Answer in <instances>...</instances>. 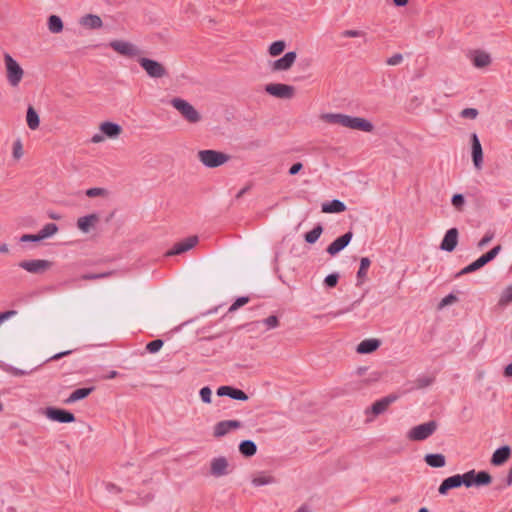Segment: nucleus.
I'll return each mask as SVG.
<instances>
[{
	"instance_id": "1",
	"label": "nucleus",
	"mask_w": 512,
	"mask_h": 512,
	"mask_svg": "<svg viewBox=\"0 0 512 512\" xmlns=\"http://www.w3.org/2000/svg\"><path fill=\"white\" fill-rule=\"evenodd\" d=\"M322 118L329 124H338L353 130L363 132H372L374 130V125L369 120L361 117H354L341 113H327L324 114Z\"/></svg>"
},
{
	"instance_id": "2",
	"label": "nucleus",
	"mask_w": 512,
	"mask_h": 512,
	"mask_svg": "<svg viewBox=\"0 0 512 512\" xmlns=\"http://www.w3.org/2000/svg\"><path fill=\"white\" fill-rule=\"evenodd\" d=\"M199 161L208 168H217L225 164L230 156L217 150H200L197 154Z\"/></svg>"
},
{
	"instance_id": "3",
	"label": "nucleus",
	"mask_w": 512,
	"mask_h": 512,
	"mask_svg": "<svg viewBox=\"0 0 512 512\" xmlns=\"http://www.w3.org/2000/svg\"><path fill=\"white\" fill-rule=\"evenodd\" d=\"M462 485L466 488L487 486L492 482V476L487 471H478L474 469L460 474Z\"/></svg>"
},
{
	"instance_id": "4",
	"label": "nucleus",
	"mask_w": 512,
	"mask_h": 512,
	"mask_svg": "<svg viewBox=\"0 0 512 512\" xmlns=\"http://www.w3.org/2000/svg\"><path fill=\"white\" fill-rule=\"evenodd\" d=\"M501 251V245H496L491 250L486 252L485 254L481 255L478 259H476L474 262L470 263L463 269H461L455 277H460L472 272H475L476 270H479L480 268L484 267L486 264L491 262Z\"/></svg>"
},
{
	"instance_id": "5",
	"label": "nucleus",
	"mask_w": 512,
	"mask_h": 512,
	"mask_svg": "<svg viewBox=\"0 0 512 512\" xmlns=\"http://www.w3.org/2000/svg\"><path fill=\"white\" fill-rule=\"evenodd\" d=\"M172 106L177 109L180 114L190 123H197L201 120L200 113L184 99L173 98L171 100Z\"/></svg>"
},
{
	"instance_id": "6",
	"label": "nucleus",
	"mask_w": 512,
	"mask_h": 512,
	"mask_svg": "<svg viewBox=\"0 0 512 512\" xmlns=\"http://www.w3.org/2000/svg\"><path fill=\"white\" fill-rule=\"evenodd\" d=\"M437 427V422L431 420L411 428L407 436L412 441H423L429 438L436 431Z\"/></svg>"
},
{
	"instance_id": "7",
	"label": "nucleus",
	"mask_w": 512,
	"mask_h": 512,
	"mask_svg": "<svg viewBox=\"0 0 512 512\" xmlns=\"http://www.w3.org/2000/svg\"><path fill=\"white\" fill-rule=\"evenodd\" d=\"M5 64L7 70V80L13 87L18 86L23 77V69L9 54H5Z\"/></svg>"
},
{
	"instance_id": "8",
	"label": "nucleus",
	"mask_w": 512,
	"mask_h": 512,
	"mask_svg": "<svg viewBox=\"0 0 512 512\" xmlns=\"http://www.w3.org/2000/svg\"><path fill=\"white\" fill-rule=\"evenodd\" d=\"M139 65L152 78H162L168 74L166 68L158 61L149 58H139Z\"/></svg>"
},
{
	"instance_id": "9",
	"label": "nucleus",
	"mask_w": 512,
	"mask_h": 512,
	"mask_svg": "<svg viewBox=\"0 0 512 512\" xmlns=\"http://www.w3.org/2000/svg\"><path fill=\"white\" fill-rule=\"evenodd\" d=\"M265 91L280 99H291L295 95V88L291 85L282 83H271L265 86Z\"/></svg>"
},
{
	"instance_id": "10",
	"label": "nucleus",
	"mask_w": 512,
	"mask_h": 512,
	"mask_svg": "<svg viewBox=\"0 0 512 512\" xmlns=\"http://www.w3.org/2000/svg\"><path fill=\"white\" fill-rule=\"evenodd\" d=\"M44 414L48 419L58 423H72L76 420V417L72 412L57 407H47Z\"/></svg>"
},
{
	"instance_id": "11",
	"label": "nucleus",
	"mask_w": 512,
	"mask_h": 512,
	"mask_svg": "<svg viewBox=\"0 0 512 512\" xmlns=\"http://www.w3.org/2000/svg\"><path fill=\"white\" fill-rule=\"evenodd\" d=\"M398 398H399L398 394H395V393L389 394V395L381 398L380 400H377L376 402H374L371 407L366 409L365 412H366V414L371 413L374 416H378V415L384 413L392 403H394L396 400H398Z\"/></svg>"
},
{
	"instance_id": "12",
	"label": "nucleus",
	"mask_w": 512,
	"mask_h": 512,
	"mask_svg": "<svg viewBox=\"0 0 512 512\" xmlns=\"http://www.w3.org/2000/svg\"><path fill=\"white\" fill-rule=\"evenodd\" d=\"M109 46L117 53L126 57H135L140 54V50L132 43L123 40H113Z\"/></svg>"
},
{
	"instance_id": "13",
	"label": "nucleus",
	"mask_w": 512,
	"mask_h": 512,
	"mask_svg": "<svg viewBox=\"0 0 512 512\" xmlns=\"http://www.w3.org/2000/svg\"><path fill=\"white\" fill-rule=\"evenodd\" d=\"M51 265L52 263L50 261L42 259L24 260L19 263V267L34 274L43 273L48 270Z\"/></svg>"
},
{
	"instance_id": "14",
	"label": "nucleus",
	"mask_w": 512,
	"mask_h": 512,
	"mask_svg": "<svg viewBox=\"0 0 512 512\" xmlns=\"http://www.w3.org/2000/svg\"><path fill=\"white\" fill-rule=\"evenodd\" d=\"M353 233L352 231H348L340 237L336 238L326 249L327 253L331 256H335L340 251H342L350 241L352 240Z\"/></svg>"
},
{
	"instance_id": "15",
	"label": "nucleus",
	"mask_w": 512,
	"mask_h": 512,
	"mask_svg": "<svg viewBox=\"0 0 512 512\" xmlns=\"http://www.w3.org/2000/svg\"><path fill=\"white\" fill-rule=\"evenodd\" d=\"M296 58L297 54L295 51L287 52L283 57L272 62L271 70L274 72L287 71L293 66Z\"/></svg>"
},
{
	"instance_id": "16",
	"label": "nucleus",
	"mask_w": 512,
	"mask_h": 512,
	"mask_svg": "<svg viewBox=\"0 0 512 512\" xmlns=\"http://www.w3.org/2000/svg\"><path fill=\"white\" fill-rule=\"evenodd\" d=\"M242 423L238 420H224L215 424L213 429V436L220 438L228 434L232 429H238Z\"/></svg>"
},
{
	"instance_id": "17",
	"label": "nucleus",
	"mask_w": 512,
	"mask_h": 512,
	"mask_svg": "<svg viewBox=\"0 0 512 512\" xmlns=\"http://www.w3.org/2000/svg\"><path fill=\"white\" fill-rule=\"evenodd\" d=\"M198 243L197 236H190L176 244L166 252V256L180 255L190 249H192Z\"/></svg>"
},
{
	"instance_id": "18",
	"label": "nucleus",
	"mask_w": 512,
	"mask_h": 512,
	"mask_svg": "<svg viewBox=\"0 0 512 512\" xmlns=\"http://www.w3.org/2000/svg\"><path fill=\"white\" fill-rule=\"evenodd\" d=\"M458 236L459 232L457 228L448 229L441 241L440 249L446 252L454 251L458 244Z\"/></svg>"
},
{
	"instance_id": "19",
	"label": "nucleus",
	"mask_w": 512,
	"mask_h": 512,
	"mask_svg": "<svg viewBox=\"0 0 512 512\" xmlns=\"http://www.w3.org/2000/svg\"><path fill=\"white\" fill-rule=\"evenodd\" d=\"M471 149H472V161L477 169L482 167L483 163V150L480 140L476 133H472L470 136Z\"/></svg>"
},
{
	"instance_id": "20",
	"label": "nucleus",
	"mask_w": 512,
	"mask_h": 512,
	"mask_svg": "<svg viewBox=\"0 0 512 512\" xmlns=\"http://www.w3.org/2000/svg\"><path fill=\"white\" fill-rule=\"evenodd\" d=\"M229 463L223 456L213 458L210 464V473L214 477H221L229 474Z\"/></svg>"
},
{
	"instance_id": "21",
	"label": "nucleus",
	"mask_w": 512,
	"mask_h": 512,
	"mask_svg": "<svg viewBox=\"0 0 512 512\" xmlns=\"http://www.w3.org/2000/svg\"><path fill=\"white\" fill-rule=\"evenodd\" d=\"M216 393L220 397L227 396L234 400H239V401H247L249 398L248 395L243 390L232 387V386H226V385L220 386L217 389Z\"/></svg>"
},
{
	"instance_id": "22",
	"label": "nucleus",
	"mask_w": 512,
	"mask_h": 512,
	"mask_svg": "<svg viewBox=\"0 0 512 512\" xmlns=\"http://www.w3.org/2000/svg\"><path fill=\"white\" fill-rule=\"evenodd\" d=\"M511 448L508 445L499 447L494 451L491 457V464L494 466H501L508 461L511 456Z\"/></svg>"
},
{
	"instance_id": "23",
	"label": "nucleus",
	"mask_w": 512,
	"mask_h": 512,
	"mask_svg": "<svg viewBox=\"0 0 512 512\" xmlns=\"http://www.w3.org/2000/svg\"><path fill=\"white\" fill-rule=\"evenodd\" d=\"M462 486L460 474H455L442 481L438 488V492L441 495H446L449 490L459 488Z\"/></svg>"
},
{
	"instance_id": "24",
	"label": "nucleus",
	"mask_w": 512,
	"mask_h": 512,
	"mask_svg": "<svg viewBox=\"0 0 512 512\" xmlns=\"http://www.w3.org/2000/svg\"><path fill=\"white\" fill-rule=\"evenodd\" d=\"M101 133L108 138H117L122 133V127L114 122L105 121L100 124Z\"/></svg>"
},
{
	"instance_id": "25",
	"label": "nucleus",
	"mask_w": 512,
	"mask_h": 512,
	"mask_svg": "<svg viewBox=\"0 0 512 512\" xmlns=\"http://www.w3.org/2000/svg\"><path fill=\"white\" fill-rule=\"evenodd\" d=\"M99 221V215L91 213L86 216L80 217L77 220V227L84 233H88L96 223Z\"/></svg>"
},
{
	"instance_id": "26",
	"label": "nucleus",
	"mask_w": 512,
	"mask_h": 512,
	"mask_svg": "<svg viewBox=\"0 0 512 512\" xmlns=\"http://www.w3.org/2000/svg\"><path fill=\"white\" fill-rule=\"evenodd\" d=\"M380 345L381 342L378 339H365L358 344L356 351L359 354H370L376 351L380 347Z\"/></svg>"
},
{
	"instance_id": "27",
	"label": "nucleus",
	"mask_w": 512,
	"mask_h": 512,
	"mask_svg": "<svg viewBox=\"0 0 512 512\" xmlns=\"http://www.w3.org/2000/svg\"><path fill=\"white\" fill-rule=\"evenodd\" d=\"M80 25L88 29H99L103 26L102 19L98 15L86 14L80 18Z\"/></svg>"
},
{
	"instance_id": "28",
	"label": "nucleus",
	"mask_w": 512,
	"mask_h": 512,
	"mask_svg": "<svg viewBox=\"0 0 512 512\" xmlns=\"http://www.w3.org/2000/svg\"><path fill=\"white\" fill-rule=\"evenodd\" d=\"M322 212L324 213H341L346 210V205L344 202L334 199L332 201L324 202L321 206Z\"/></svg>"
},
{
	"instance_id": "29",
	"label": "nucleus",
	"mask_w": 512,
	"mask_h": 512,
	"mask_svg": "<svg viewBox=\"0 0 512 512\" xmlns=\"http://www.w3.org/2000/svg\"><path fill=\"white\" fill-rule=\"evenodd\" d=\"M94 389L95 388L93 386L78 388L74 390L64 402L66 404H71L79 400L85 399L94 391Z\"/></svg>"
},
{
	"instance_id": "30",
	"label": "nucleus",
	"mask_w": 512,
	"mask_h": 512,
	"mask_svg": "<svg viewBox=\"0 0 512 512\" xmlns=\"http://www.w3.org/2000/svg\"><path fill=\"white\" fill-rule=\"evenodd\" d=\"M426 464L432 468H442L446 464V458L441 453H430L424 457Z\"/></svg>"
},
{
	"instance_id": "31",
	"label": "nucleus",
	"mask_w": 512,
	"mask_h": 512,
	"mask_svg": "<svg viewBox=\"0 0 512 512\" xmlns=\"http://www.w3.org/2000/svg\"><path fill=\"white\" fill-rule=\"evenodd\" d=\"M473 64L477 68H484L491 63V57L484 51H475L473 55Z\"/></svg>"
},
{
	"instance_id": "32",
	"label": "nucleus",
	"mask_w": 512,
	"mask_h": 512,
	"mask_svg": "<svg viewBox=\"0 0 512 512\" xmlns=\"http://www.w3.org/2000/svg\"><path fill=\"white\" fill-rule=\"evenodd\" d=\"M27 125L31 130H36L40 125V118L33 106L29 105L26 113Z\"/></svg>"
},
{
	"instance_id": "33",
	"label": "nucleus",
	"mask_w": 512,
	"mask_h": 512,
	"mask_svg": "<svg viewBox=\"0 0 512 512\" xmlns=\"http://www.w3.org/2000/svg\"><path fill=\"white\" fill-rule=\"evenodd\" d=\"M239 451L244 457H252L257 452V446L252 440H243L239 444Z\"/></svg>"
},
{
	"instance_id": "34",
	"label": "nucleus",
	"mask_w": 512,
	"mask_h": 512,
	"mask_svg": "<svg viewBox=\"0 0 512 512\" xmlns=\"http://www.w3.org/2000/svg\"><path fill=\"white\" fill-rule=\"evenodd\" d=\"M47 26L49 31L53 34L62 32L64 28L62 19L57 15H50L48 17Z\"/></svg>"
},
{
	"instance_id": "35",
	"label": "nucleus",
	"mask_w": 512,
	"mask_h": 512,
	"mask_svg": "<svg viewBox=\"0 0 512 512\" xmlns=\"http://www.w3.org/2000/svg\"><path fill=\"white\" fill-rule=\"evenodd\" d=\"M252 484L256 487L268 485L276 482L275 477L272 475L266 473V472H260L256 476L252 478Z\"/></svg>"
},
{
	"instance_id": "36",
	"label": "nucleus",
	"mask_w": 512,
	"mask_h": 512,
	"mask_svg": "<svg viewBox=\"0 0 512 512\" xmlns=\"http://www.w3.org/2000/svg\"><path fill=\"white\" fill-rule=\"evenodd\" d=\"M371 265V261L368 257H363L360 260V267L357 272V286L361 285L367 276V271Z\"/></svg>"
},
{
	"instance_id": "37",
	"label": "nucleus",
	"mask_w": 512,
	"mask_h": 512,
	"mask_svg": "<svg viewBox=\"0 0 512 512\" xmlns=\"http://www.w3.org/2000/svg\"><path fill=\"white\" fill-rule=\"evenodd\" d=\"M323 233V226L317 224L311 231L305 233L304 239L308 244H314Z\"/></svg>"
},
{
	"instance_id": "38",
	"label": "nucleus",
	"mask_w": 512,
	"mask_h": 512,
	"mask_svg": "<svg viewBox=\"0 0 512 512\" xmlns=\"http://www.w3.org/2000/svg\"><path fill=\"white\" fill-rule=\"evenodd\" d=\"M512 302V284L506 287L500 296V299L498 301V305L501 307L507 306L509 303Z\"/></svg>"
},
{
	"instance_id": "39",
	"label": "nucleus",
	"mask_w": 512,
	"mask_h": 512,
	"mask_svg": "<svg viewBox=\"0 0 512 512\" xmlns=\"http://www.w3.org/2000/svg\"><path fill=\"white\" fill-rule=\"evenodd\" d=\"M285 47H286L285 42L283 40H278V41L273 42L269 46L268 51L271 56L275 57V56L282 54L283 51L285 50Z\"/></svg>"
},
{
	"instance_id": "40",
	"label": "nucleus",
	"mask_w": 512,
	"mask_h": 512,
	"mask_svg": "<svg viewBox=\"0 0 512 512\" xmlns=\"http://www.w3.org/2000/svg\"><path fill=\"white\" fill-rule=\"evenodd\" d=\"M58 231V226L55 223L46 224L39 232L41 239L53 236Z\"/></svg>"
},
{
	"instance_id": "41",
	"label": "nucleus",
	"mask_w": 512,
	"mask_h": 512,
	"mask_svg": "<svg viewBox=\"0 0 512 512\" xmlns=\"http://www.w3.org/2000/svg\"><path fill=\"white\" fill-rule=\"evenodd\" d=\"M451 203L457 211L461 212L463 211V207L465 205V198L460 193L454 194L452 196Z\"/></svg>"
},
{
	"instance_id": "42",
	"label": "nucleus",
	"mask_w": 512,
	"mask_h": 512,
	"mask_svg": "<svg viewBox=\"0 0 512 512\" xmlns=\"http://www.w3.org/2000/svg\"><path fill=\"white\" fill-rule=\"evenodd\" d=\"M113 274L112 271L102 272V273H87L83 274L80 278L82 280H98L111 276Z\"/></svg>"
},
{
	"instance_id": "43",
	"label": "nucleus",
	"mask_w": 512,
	"mask_h": 512,
	"mask_svg": "<svg viewBox=\"0 0 512 512\" xmlns=\"http://www.w3.org/2000/svg\"><path fill=\"white\" fill-rule=\"evenodd\" d=\"M164 345V341L161 340V339H155L149 343H147L146 345V350L149 352V353H157Z\"/></svg>"
},
{
	"instance_id": "44",
	"label": "nucleus",
	"mask_w": 512,
	"mask_h": 512,
	"mask_svg": "<svg viewBox=\"0 0 512 512\" xmlns=\"http://www.w3.org/2000/svg\"><path fill=\"white\" fill-rule=\"evenodd\" d=\"M339 281V274L338 273H331L327 275L324 279V285L327 288H334Z\"/></svg>"
},
{
	"instance_id": "45",
	"label": "nucleus",
	"mask_w": 512,
	"mask_h": 512,
	"mask_svg": "<svg viewBox=\"0 0 512 512\" xmlns=\"http://www.w3.org/2000/svg\"><path fill=\"white\" fill-rule=\"evenodd\" d=\"M434 382L433 377L422 376L416 379L415 384L418 389L426 388Z\"/></svg>"
},
{
	"instance_id": "46",
	"label": "nucleus",
	"mask_w": 512,
	"mask_h": 512,
	"mask_svg": "<svg viewBox=\"0 0 512 512\" xmlns=\"http://www.w3.org/2000/svg\"><path fill=\"white\" fill-rule=\"evenodd\" d=\"M248 296H242L235 300V302L229 307L228 312H234L240 307L246 305L249 302Z\"/></svg>"
},
{
	"instance_id": "47",
	"label": "nucleus",
	"mask_w": 512,
	"mask_h": 512,
	"mask_svg": "<svg viewBox=\"0 0 512 512\" xmlns=\"http://www.w3.org/2000/svg\"><path fill=\"white\" fill-rule=\"evenodd\" d=\"M199 395L201 397V400L204 403H206V404L211 403L212 391L208 386L202 387L199 391Z\"/></svg>"
},
{
	"instance_id": "48",
	"label": "nucleus",
	"mask_w": 512,
	"mask_h": 512,
	"mask_svg": "<svg viewBox=\"0 0 512 512\" xmlns=\"http://www.w3.org/2000/svg\"><path fill=\"white\" fill-rule=\"evenodd\" d=\"M479 112L475 108H465L460 112V116L465 119H475Z\"/></svg>"
},
{
	"instance_id": "49",
	"label": "nucleus",
	"mask_w": 512,
	"mask_h": 512,
	"mask_svg": "<svg viewBox=\"0 0 512 512\" xmlns=\"http://www.w3.org/2000/svg\"><path fill=\"white\" fill-rule=\"evenodd\" d=\"M267 326V329H274L279 325V319L275 315H271L262 321Z\"/></svg>"
},
{
	"instance_id": "50",
	"label": "nucleus",
	"mask_w": 512,
	"mask_h": 512,
	"mask_svg": "<svg viewBox=\"0 0 512 512\" xmlns=\"http://www.w3.org/2000/svg\"><path fill=\"white\" fill-rule=\"evenodd\" d=\"M494 236L495 234L493 231H487L483 238L478 242V248L482 249L483 247H485L493 240Z\"/></svg>"
},
{
	"instance_id": "51",
	"label": "nucleus",
	"mask_w": 512,
	"mask_h": 512,
	"mask_svg": "<svg viewBox=\"0 0 512 512\" xmlns=\"http://www.w3.org/2000/svg\"><path fill=\"white\" fill-rule=\"evenodd\" d=\"M85 194L88 197L93 198V197H98V196L105 195L106 194V190L104 188L94 187V188L87 189Z\"/></svg>"
},
{
	"instance_id": "52",
	"label": "nucleus",
	"mask_w": 512,
	"mask_h": 512,
	"mask_svg": "<svg viewBox=\"0 0 512 512\" xmlns=\"http://www.w3.org/2000/svg\"><path fill=\"white\" fill-rule=\"evenodd\" d=\"M23 156V147L20 140H17L13 144V157L20 159Z\"/></svg>"
},
{
	"instance_id": "53",
	"label": "nucleus",
	"mask_w": 512,
	"mask_h": 512,
	"mask_svg": "<svg viewBox=\"0 0 512 512\" xmlns=\"http://www.w3.org/2000/svg\"><path fill=\"white\" fill-rule=\"evenodd\" d=\"M365 35V32L361 30H345L341 33L342 37L345 38H355V37H362Z\"/></svg>"
},
{
	"instance_id": "54",
	"label": "nucleus",
	"mask_w": 512,
	"mask_h": 512,
	"mask_svg": "<svg viewBox=\"0 0 512 512\" xmlns=\"http://www.w3.org/2000/svg\"><path fill=\"white\" fill-rule=\"evenodd\" d=\"M402 61H403V55L401 53H396V54L392 55L391 57H389L386 60V63H387V65L395 66V65L400 64Z\"/></svg>"
},
{
	"instance_id": "55",
	"label": "nucleus",
	"mask_w": 512,
	"mask_h": 512,
	"mask_svg": "<svg viewBox=\"0 0 512 512\" xmlns=\"http://www.w3.org/2000/svg\"><path fill=\"white\" fill-rule=\"evenodd\" d=\"M41 237L38 234H24L21 236L20 241L21 242H38L41 241Z\"/></svg>"
},
{
	"instance_id": "56",
	"label": "nucleus",
	"mask_w": 512,
	"mask_h": 512,
	"mask_svg": "<svg viewBox=\"0 0 512 512\" xmlns=\"http://www.w3.org/2000/svg\"><path fill=\"white\" fill-rule=\"evenodd\" d=\"M455 301H457V297H456L455 295H453V294H449V295L445 296V297L441 300V302H440V304H439V307H440V308H442V307H444V306H447V305H449V304H452V303H453V302H455Z\"/></svg>"
},
{
	"instance_id": "57",
	"label": "nucleus",
	"mask_w": 512,
	"mask_h": 512,
	"mask_svg": "<svg viewBox=\"0 0 512 512\" xmlns=\"http://www.w3.org/2000/svg\"><path fill=\"white\" fill-rule=\"evenodd\" d=\"M302 169H303V164L301 162H296L290 167L288 173H289V175L294 176V175L298 174Z\"/></svg>"
},
{
	"instance_id": "58",
	"label": "nucleus",
	"mask_w": 512,
	"mask_h": 512,
	"mask_svg": "<svg viewBox=\"0 0 512 512\" xmlns=\"http://www.w3.org/2000/svg\"><path fill=\"white\" fill-rule=\"evenodd\" d=\"M17 314V311L16 310H8V311H5V312H2L0 313V325L7 319H9L10 317L14 316Z\"/></svg>"
},
{
	"instance_id": "59",
	"label": "nucleus",
	"mask_w": 512,
	"mask_h": 512,
	"mask_svg": "<svg viewBox=\"0 0 512 512\" xmlns=\"http://www.w3.org/2000/svg\"><path fill=\"white\" fill-rule=\"evenodd\" d=\"M6 371L9 372L10 374H12L13 376H24V375H27L29 373V372H27L25 370L18 369V368H15V367H9Z\"/></svg>"
},
{
	"instance_id": "60",
	"label": "nucleus",
	"mask_w": 512,
	"mask_h": 512,
	"mask_svg": "<svg viewBox=\"0 0 512 512\" xmlns=\"http://www.w3.org/2000/svg\"><path fill=\"white\" fill-rule=\"evenodd\" d=\"M71 353H72V351H71V350H67V351L59 352V353H57V354H55V355L51 356V357L48 359V361H55V360H59V359H61L62 357L67 356V355H69V354H71Z\"/></svg>"
},
{
	"instance_id": "61",
	"label": "nucleus",
	"mask_w": 512,
	"mask_h": 512,
	"mask_svg": "<svg viewBox=\"0 0 512 512\" xmlns=\"http://www.w3.org/2000/svg\"><path fill=\"white\" fill-rule=\"evenodd\" d=\"M105 136L101 133V134H95L92 136L91 138V142L92 143H100L104 140Z\"/></svg>"
},
{
	"instance_id": "62",
	"label": "nucleus",
	"mask_w": 512,
	"mask_h": 512,
	"mask_svg": "<svg viewBox=\"0 0 512 512\" xmlns=\"http://www.w3.org/2000/svg\"><path fill=\"white\" fill-rule=\"evenodd\" d=\"M251 189V184L245 186L244 188H242L237 194H236V198L239 199L241 198L244 194H246L249 190Z\"/></svg>"
},
{
	"instance_id": "63",
	"label": "nucleus",
	"mask_w": 512,
	"mask_h": 512,
	"mask_svg": "<svg viewBox=\"0 0 512 512\" xmlns=\"http://www.w3.org/2000/svg\"><path fill=\"white\" fill-rule=\"evenodd\" d=\"M504 375L506 377H511L512 376V362L505 367Z\"/></svg>"
},
{
	"instance_id": "64",
	"label": "nucleus",
	"mask_w": 512,
	"mask_h": 512,
	"mask_svg": "<svg viewBox=\"0 0 512 512\" xmlns=\"http://www.w3.org/2000/svg\"><path fill=\"white\" fill-rule=\"evenodd\" d=\"M511 485H512V465H511V468L506 477V486H511Z\"/></svg>"
}]
</instances>
